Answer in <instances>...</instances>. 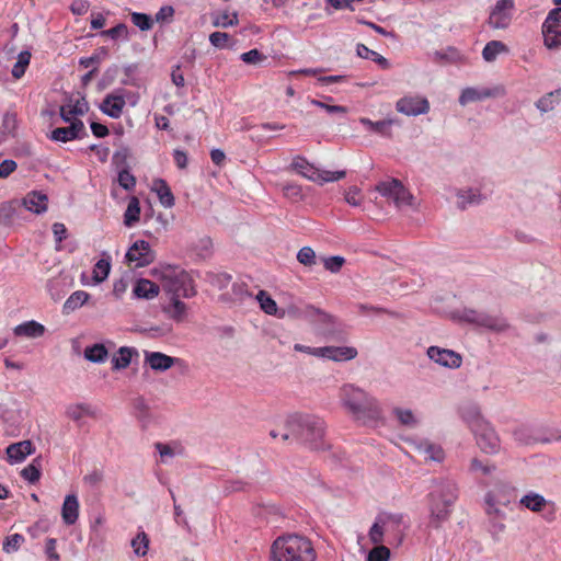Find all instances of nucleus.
Wrapping results in <instances>:
<instances>
[{
  "label": "nucleus",
  "instance_id": "nucleus-1",
  "mask_svg": "<svg viewBox=\"0 0 561 561\" xmlns=\"http://www.w3.org/2000/svg\"><path fill=\"white\" fill-rule=\"evenodd\" d=\"M459 497V488L450 478H438L432 482L430 501V525L438 528L449 518L451 507Z\"/></svg>",
  "mask_w": 561,
  "mask_h": 561
},
{
  "label": "nucleus",
  "instance_id": "nucleus-2",
  "mask_svg": "<svg viewBox=\"0 0 561 561\" xmlns=\"http://www.w3.org/2000/svg\"><path fill=\"white\" fill-rule=\"evenodd\" d=\"M342 405L356 419L363 422L377 421L381 416L378 401L363 389L353 385H344L340 390Z\"/></svg>",
  "mask_w": 561,
  "mask_h": 561
},
{
  "label": "nucleus",
  "instance_id": "nucleus-3",
  "mask_svg": "<svg viewBox=\"0 0 561 561\" xmlns=\"http://www.w3.org/2000/svg\"><path fill=\"white\" fill-rule=\"evenodd\" d=\"M287 425L290 434L310 449H323L325 447V422L312 414H294Z\"/></svg>",
  "mask_w": 561,
  "mask_h": 561
},
{
  "label": "nucleus",
  "instance_id": "nucleus-4",
  "mask_svg": "<svg viewBox=\"0 0 561 561\" xmlns=\"http://www.w3.org/2000/svg\"><path fill=\"white\" fill-rule=\"evenodd\" d=\"M273 561H314L316 551L306 537L299 535L280 536L271 547Z\"/></svg>",
  "mask_w": 561,
  "mask_h": 561
},
{
  "label": "nucleus",
  "instance_id": "nucleus-5",
  "mask_svg": "<svg viewBox=\"0 0 561 561\" xmlns=\"http://www.w3.org/2000/svg\"><path fill=\"white\" fill-rule=\"evenodd\" d=\"M160 274L167 291H169L172 297L192 298L196 295L193 278L180 266H161Z\"/></svg>",
  "mask_w": 561,
  "mask_h": 561
},
{
  "label": "nucleus",
  "instance_id": "nucleus-6",
  "mask_svg": "<svg viewBox=\"0 0 561 561\" xmlns=\"http://www.w3.org/2000/svg\"><path fill=\"white\" fill-rule=\"evenodd\" d=\"M456 317L460 321L495 332H502L508 328V323L503 317L489 314L470 308H463L462 310L457 311Z\"/></svg>",
  "mask_w": 561,
  "mask_h": 561
},
{
  "label": "nucleus",
  "instance_id": "nucleus-7",
  "mask_svg": "<svg viewBox=\"0 0 561 561\" xmlns=\"http://www.w3.org/2000/svg\"><path fill=\"white\" fill-rule=\"evenodd\" d=\"M376 191L383 197L392 199L396 207L412 206L414 196L398 179L379 182Z\"/></svg>",
  "mask_w": 561,
  "mask_h": 561
},
{
  "label": "nucleus",
  "instance_id": "nucleus-8",
  "mask_svg": "<svg viewBox=\"0 0 561 561\" xmlns=\"http://www.w3.org/2000/svg\"><path fill=\"white\" fill-rule=\"evenodd\" d=\"M543 44L548 49L561 47V7L553 8L542 23Z\"/></svg>",
  "mask_w": 561,
  "mask_h": 561
},
{
  "label": "nucleus",
  "instance_id": "nucleus-9",
  "mask_svg": "<svg viewBox=\"0 0 561 561\" xmlns=\"http://www.w3.org/2000/svg\"><path fill=\"white\" fill-rule=\"evenodd\" d=\"M402 523V515H379L376 518V522L373 524V526L369 529L368 536L370 541L374 545L380 546V543L383 541V535L385 531H389L392 529L393 531L401 533L398 528L400 527V524ZM402 541V534L398 536V543H401Z\"/></svg>",
  "mask_w": 561,
  "mask_h": 561
},
{
  "label": "nucleus",
  "instance_id": "nucleus-10",
  "mask_svg": "<svg viewBox=\"0 0 561 561\" xmlns=\"http://www.w3.org/2000/svg\"><path fill=\"white\" fill-rule=\"evenodd\" d=\"M514 10V0H496L490 11L488 25L493 30H506L512 23Z\"/></svg>",
  "mask_w": 561,
  "mask_h": 561
},
{
  "label": "nucleus",
  "instance_id": "nucleus-11",
  "mask_svg": "<svg viewBox=\"0 0 561 561\" xmlns=\"http://www.w3.org/2000/svg\"><path fill=\"white\" fill-rule=\"evenodd\" d=\"M396 110L407 116H419L430 112L428 100L420 94H409L400 98L396 103Z\"/></svg>",
  "mask_w": 561,
  "mask_h": 561
},
{
  "label": "nucleus",
  "instance_id": "nucleus-12",
  "mask_svg": "<svg viewBox=\"0 0 561 561\" xmlns=\"http://www.w3.org/2000/svg\"><path fill=\"white\" fill-rule=\"evenodd\" d=\"M128 92L124 88H117L112 93L105 95L99 105L100 111L111 118H119L126 105Z\"/></svg>",
  "mask_w": 561,
  "mask_h": 561
},
{
  "label": "nucleus",
  "instance_id": "nucleus-13",
  "mask_svg": "<svg viewBox=\"0 0 561 561\" xmlns=\"http://www.w3.org/2000/svg\"><path fill=\"white\" fill-rule=\"evenodd\" d=\"M480 449L490 455L499 453L501 447L500 437L489 422L473 431Z\"/></svg>",
  "mask_w": 561,
  "mask_h": 561
},
{
  "label": "nucleus",
  "instance_id": "nucleus-14",
  "mask_svg": "<svg viewBox=\"0 0 561 561\" xmlns=\"http://www.w3.org/2000/svg\"><path fill=\"white\" fill-rule=\"evenodd\" d=\"M125 256L128 262H135L136 267H145L154 261L156 253L148 241L137 240L128 249Z\"/></svg>",
  "mask_w": 561,
  "mask_h": 561
},
{
  "label": "nucleus",
  "instance_id": "nucleus-15",
  "mask_svg": "<svg viewBox=\"0 0 561 561\" xmlns=\"http://www.w3.org/2000/svg\"><path fill=\"white\" fill-rule=\"evenodd\" d=\"M426 354L431 360L446 368L457 369L462 364L461 355L453 350L430 346Z\"/></svg>",
  "mask_w": 561,
  "mask_h": 561
},
{
  "label": "nucleus",
  "instance_id": "nucleus-16",
  "mask_svg": "<svg viewBox=\"0 0 561 561\" xmlns=\"http://www.w3.org/2000/svg\"><path fill=\"white\" fill-rule=\"evenodd\" d=\"M458 413L472 432L488 422L482 416L480 407L476 402H465L460 404Z\"/></svg>",
  "mask_w": 561,
  "mask_h": 561
},
{
  "label": "nucleus",
  "instance_id": "nucleus-17",
  "mask_svg": "<svg viewBox=\"0 0 561 561\" xmlns=\"http://www.w3.org/2000/svg\"><path fill=\"white\" fill-rule=\"evenodd\" d=\"M500 88H474L468 87L461 91L459 104L467 105L472 102L482 101L489 98H495L500 94Z\"/></svg>",
  "mask_w": 561,
  "mask_h": 561
},
{
  "label": "nucleus",
  "instance_id": "nucleus-18",
  "mask_svg": "<svg viewBox=\"0 0 561 561\" xmlns=\"http://www.w3.org/2000/svg\"><path fill=\"white\" fill-rule=\"evenodd\" d=\"M318 353L320 358L333 362H348L358 355L357 350L353 346H322Z\"/></svg>",
  "mask_w": 561,
  "mask_h": 561
},
{
  "label": "nucleus",
  "instance_id": "nucleus-19",
  "mask_svg": "<svg viewBox=\"0 0 561 561\" xmlns=\"http://www.w3.org/2000/svg\"><path fill=\"white\" fill-rule=\"evenodd\" d=\"M19 201L23 210H27L36 215H42L47 210L48 198L47 195L42 192L32 191Z\"/></svg>",
  "mask_w": 561,
  "mask_h": 561
},
{
  "label": "nucleus",
  "instance_id": "nucleus-20",
  "mask_svg": "<svg viewBox=\"0 0 561 561\" xmlns=\"http://www.w3.org/2000/svg\"><path fill=\"white\" fill-rule=\"evenodd\" d=\"M22 206L19 199H12L0 205V222L4 226H14L22 219Z\"/></svg>",
  "mask_w": 561,
  "mask_h": 561
},
{
  "label": "nucleus",
  "instance_id": "nucleus-21",
  "mask_svg": "<svg viewBox=\"0 0 561 561\" xmlns=\"http://www.w3.org/2000/svg\"><path fill=\"white\" fill-rule=\"evenodd\" d=\"M415 450L424 456L425 461L443 462L445 451L438 444L431 443L428 439H419L413 442Z\"/></svg>",
  "mask_w": 561,
  "mask_h": 561
},
{
  "label": "nucleus",
  "instance_id": "nucleus-22",
  "mask_svg": "<svg viewBox=\"0 0 561 561\" xmlns=\"http://www.w3.org/2000/svg\"><path fill=\"white\" fill-rule=\"evenodd\" d=\"M35 447L31 440H22L19 443L10 444L7 449L8 461L11 465L20 463L25 458L34 454Z\"/></svg>",
  "mask_w": 561,
  "mask_h": 561
},
{
  "label": "nucleus",
  "instance_id": "nucleus-23",
  "mask_svg": "<svg viewBox=\"0 0 561 561\" xmlns=\"http://www.w3.org/2000/svg\"><path fill=\"white\" fill-rule=\"evenodd\" d=\"M180 360L161 352H145V363L156 371H165Z\"/></svg>",
  "mask_w": 561,
  "mask_h": 561
},
{
  "label": "nucleus",
  "instance_id": "nucleus-24",
  "mask_svg": "<svg viewBox=\"0 0 561 561\" xmlns=\"http://www.w3.org/2000/svg\"><path fill=\"white\" fill-rule=\"evenodd\" d=\"M160 287L147 278H138L133 287V297L151 300L159 295Z\"/></svg>",
  "mask_w": 561,
  "mask_h": 561
},
{
  "label": "nucleus",
  "instance_id": "nucleus-25",
  "mask_svg": "<svg viewBox=\"0 0 561 561\" xmlns=\"http://www.w3.org/2000/svg\"><path fill=\"white\" fill-rule=\"evenodd\" d=\"M79 500L76 494L66 495L61 507V518L65 525L76 524L79 517Z\"/></svg>",
  "mask_w": 561,
  "mask_h": 561
},
{
  "label": "nucleus",
  "instance_id": "nucleus-26",
  "mask_svg": "<svg viewBox=\"0 0 561 561\" xmlns=\"http://www.w3.org/2000/svg\"><path fill=\"white\" fill-rule=\"evenodd\" d=\"M151 190L157 194L160 204L164 208H171L174 206L175 198H174V195L165 180H163V179L153 180Z\"/></svg>",
  "mask_w": 561,
  "mask_h": 561
},
{
  "label": "nucleus",
  "instance_id": "nucleus-27",
  "mask_svg": "<svg viewBox=\"0 0 561 561\" xmlns=\"http://www.w3.org/2000/svg\"><path fill=\"white\" fill-rule=\"evenodd\" d=\"M45 330L46 329L42 323L35 320H30L15 325L13 333L15 336L36 339L44 335Z\"/></svg>",
  "mask_w": 561,
  "mask_h": 561
},
{
  "label": "nucleus",
  "instance_id": "nucleus-28",
  "mask_svg": "<svg viewBox=\"0 0 561 561\" xmlns=\"http://www.w3.org/2000/svg\"><path fill=\"white\" fill-rule=\"evenodd\" d=\"M359 123L367 128L368 130L376 133L378 135L390 137L391 136V127L397 123L394 118H387L377 122H373L367 117H360Z\"/></svg>",
  "mask_w": 561,
  "mask_h": 561
},
{
  "label": "nucleus",
  "instance_id": "nucleus-29",
  "mask_svg": "<svg viewBox=\"0 0 561 561\" xmlns=\"http://www.w3.org/2000/svg\"><path fill=\"white\" fill-rule=\"evenodd\" d=\"M134 355H138V352L135 347H119L117 353L112 357V369L122 370L127 368L130 365Z\"/></svg>",
  "mask_w": 561,
  "mask_h": 561
},
{
  "label": "nucleus",
  "instance_id": "nucleus-30",
  "mask_svg": "<svg viewBox=\"0 0 561 561\" xmlns=\"http://www.w3.org/2000/svg\"><path fill=\"white\" fill-rule=\"evenodd\" d=\"M182 297H171V302L163 308V312L175 322H182L187 314V306Z\"/></svg>",
  "mask_w": 561,
  "mask_h": 561
},
{
  "label": "nucleus",
  "instance_id": "nucleus-31",
  "mask_svg": "<svg viewBox=\"0 0 561 561\" xmlns=\"http://www.w3.org/2000/svg\"><path fill=\"white\" fill-rule=\"evenodd\" d=\"M561 101V88H558L553 91H550L542 95L538 101L535 103L537 110L545 114L556 108V106Z\"/></svg>",
  "mask_w": 561,
  "mask_h": 561
},
{
  "label": "nucleus",
  "instance_id": "nucleus-32",
  "mask_svg": "<svg viewBox=\"0 0 561 561\" xmlns=\"http://www.w3.org/2000/svg\"><path fill=\"white\" fill-rule=\"evenodd\" d=\"M105 523V519L102 515H99L95 517V519L91 523V530L89 536V543L88 546L95 550L99 549L101 543L104 540V530L103 525Z\"/></svg>",
  "mask_w": 561,
  "mask_h": 561
},
{
  "label": "nucleus",
  "instance_id": "nucleus-33",
  "mask_svg": "<svg viewBox=\"0 0 561 561\" xmlns=\"http://www.w3.org/2000/svg\"><path fill=\"white\" fill-rule=\"evenodd\" d=\"M66 415L75 422H80L84 416H95L96 410L88 403H73L67 407Z\"/></svg>",
  "mask_w": 561,
  "mask_h": 561
},
{
  "label": "nucleus",
  "instance_id": "nucleus-34",
  "mask_svg": "<svg viewBox=\"0 0 561 561\" xmlns=\"http://www.w3.org/2000/svg\"><path fill=\"white\" fill-rule=\"evenodd\" d=\"M519 503L527 510L538 513L545 508L548 501L545 499L543 495L530 491L519 500Z\"/></svg>",
  "mask_w": 561,
  "mask_h": 561
},
{
  "label": "nucleus",
  "instance_id": "nucleus-35",
  "mask_svg": "<svg viewBox=\"0 0 561 561\" xmlns=\"http://www.w3.org/2000/svg\"><path fill=\"white\" fill-rule=\"evenodd\" d=\"M356 54L358 57L367 60H373L376 62L381 69H388L390 64L387 58L378 54L377 51L368 48L364 44L356 45Z\"/></svg>",
  "mask_w": 561,
  "mask_h": 561
},
{
  "label": "nucleus",
  "instance_id": "nucleus-36",
  "mask_svg": "<svg viewBox=\"0 0 561 561\" xmlns=\"http://www.w3.org/2000/svg\"><path fill=\"white\" fill-rule=\"evenodd\" d=\"M90 298V295L84 290L73 291L65 301L62 306V312L69 314L75 310L82 307Z\"/></svg>",
  "mask_w": 561,
  "mask_h": 561
},
{
  "label": "nucleus",
  "instance_id": "nucleus-37",
  "mask_svg": "<svg viewBox=\"0 0 561 561\" xmlns=\"http://www.w3.org/2000/svg\"><path fill=\"white\" fill-rule=\"evenodd\" d=\"M140 219V202L138 197H129L127 208L124 213V225L128 228L134 227Z\"/></svg>",
  "mask_w": 561,
  "mask_h": 561
},
{
  "label": "nucleus",
  "instance_id": "nucleus-38",
  "mask_svg": "<svg viewBox=\"0 0 561 561\" xmlns=\"http://www.w3.org/2000/svg\"><path fill=\"white\" fill-rule=\"evenodd\" d=\"M84 357L91 363L101 364L106 362L108 352L104 344L95 343L85 347Z\"/></svg>",
  "mask_w": 561,
  "mask_h": 561
},
{
  "label": "nucleus",
  "instance_id": "nucleus-39",
  "mask_svg": "<svg viewBox=\"0 0 561 561\" xmlns=\"http://www.w3.org/2000/svg\"><path fill=\"white\" fill-rule=\"evenodd\" d=\"M108 57V50L102 46L96 48L91 56L79 58V65L84 68H96L99 70L100 64Z\"/></svg>",
  "mask_w": 561,
  "mask_h": 561
},
{
  "label": "nucleus",
  "instance_id": "nucleus-40",
  "mask_svg": "<svg viewBox=\"0 0 561 561\" xmlns=\"http://www.w3.org/2000/svg\"><path fill=\"white\" fill-rule=\"evenodd\" d=\"M507 51L508 48L503 42L495 39L490 41L485 44V46L482 49V58L486 62H492L497 58L500 54Z\"/></svg>",
  "mask_w": 561,
  "mask_h": 561
},
{
  "label": "nucleus",
  "instance_id": "nucleus-41",
  "mask_svg": "<svg viewBox=\"0 0 561 561\" xmlns=\"http://www.w3.org/2000/svg\"><path fill=\"white\" fill-rule=\"evenodd\" d=\"M457 197L458 206L461 209H465L471 205H479L483 201V196L480 194L478 190L474 188L459 191L457 193Z\"/></svg>",
  "mask_w": 561,
  "mask_h": 561
},
{
  "label": "nucleus",
  "instance_id": "nucleus-42",
  "mask_svg": "<svg viewBox=\"0 0 561 561\" xmlns=\"http://www.w3.org/2000/svg\"><path fill=\"white\" fill-rule=\"evenodd\" d=\"M256 299L260 304L261 309L265 313L271 314V316H277L278 318L285 317L284 310L280 313H277L278 312L277 304L266 291L260 290L259 294L256 295Z\"/></svg>",
  "mask_w": 561,
  "mask_h": 561
},
{
  "label": "nucleus",
  "instance_id": "nucleus-43",
  "mask_svg": "<svg viewBox=\"0 0 561 561\" xmlns=\"http://www.w3.org/2000/svg\"><path fill=\"white\" fill-rule=\"evenodd\" d=\"M69 284L67 282V277L59 275L58 277L51 278L47 283V290L50 297L57 301L60 300L65 295V287Z\"/></svg>",
  "mask_w": 561,
  "mask_h": 561
},
{
  "label": "nucleus",
  "instance_id": "nucleus-44",
  "mask_svg": "<svg viewBox=\"0 0 561 561\" xmlns=\"http://www.w3.org/2000/svg\"><path fill=\"white\" fill-rule=\"evenodd\" d=\"M42 472V458H34L31 463L24 467L21 471V477L30 483H35L39 480Z\"/></svg>",
  "mask_w": 561,
  "mask_h": 561
},
{
  "label": "nucleus",
  "instance_id": "nucleus-45",
  "mask_svg": "<svg viewBox=\"0 0 561 561\" xmlns=\"http://www.w3.org/2000/svg\"><path fill=\"white\" fill-rule=\"evenodd\" d=\"M117 183L127 192H133L135 190L137 181L135 175L130 172L129 167H124L118 170Z\"/></svg>",
  "mask_w": 561,
  "mask_h": 561
},
{
  "label": "nucleus",
  "instance_id": "nucleus-46",
  "mask_svg": "<svg viewBox=\"0 0 561 561\" xmlns=\"http://www.w3.org/2000/svg\"><path fill=\"white\" fill-rule=\"evenodd\" d=\"M130 546L135 556L145 557L149 549V537L145 531H140L131 539Z\"/></svg>",
  "mask_w": 561,
  "mask_h": 561
},
{
  "label": "nucleus",
  "instance_id": "nucleus-47",
  "mask_svg": "<svg viewBox=\"0 0 561 561\" xmlns=\"http://www.w3.org/2000/svg\"><path fill=\"white\" fill-rule=\"evenodd\" d=\"M110 271H111L110 260L108 259H100L95 263V265L93 267V272H92V278H93L94 283L100 284V283L104 282L108 277Z\"/></svg>",
  "mask_w": 561,
  "mask_h": 561
},
{
  "label": "nucleus",
  "instance_id": "nucleus-48",
  "mask_svg": "<svg viewBox=\"0 0 561 561\" xmlns=\"http://www.w3.org/2000/svg\"><path fill=\"white\" fill-rule=\"evenodd\" d=\"M18 128V118L16 114L7 112L1 122L0 131L3 137H14L15 130Z\"/></svg>",
  "mask_w": 561,
  "mask_h": 561
},
{
  "label": "nucleus",
  "instance_id": "nucleus-49",
  "mask_svg": "<svg viewBox=\"0 0 561 561\" xmlns=\"http://www.w3.org/2000/svg\"><path fill=\"white\" fill-rule=\"evenodd\" d=\"M30 60L31 53L28 50L21 51L18 55V60L11 70L12 77L15 79H21L24 76L27 66L30 65Z\"/></svg>",
  "mask_w": 561,
  "mask_h": 561
},
{
  "label": "nucleus",
  "instance_id": "nucleus-50",
  "mask_svg": "<svg viewBox=\"0 0 561 561\" xmlns=\"http://www.w3.org/2000/svg\"><path fill=\"white\" fill-rule=\"evenodd\" d=\"M121 71V68L118 65H111L105 69L103 72L101 79L98 82V90L103 91L104 89L108 88L111 84L114 83L116 80L118 73Z\"/></svg>",
  "mask_w": 561,
  "mask_h": 561
},
{
  "label": "nucleus",
  "instance_id": "nucleus-51",
  "mask_svg": "<svg viewBox=\"0 0 561 561\" xmlns=\"http://www.w3.org/2000/svg\"><path fill=\"white\" fill-rule=\"evenodd\" d=\"M293 167L305 178L316 181L317 169H314L305 158L297 157L294 159Z\"/></svg>",
  "mask_w": 561,
  "mask_h": 561
},
{
  "label": "nucleus",
  "instance_id": "nucleus-52",
  "mask_svg": "<svg viewBox=\"0 0 561 561\" xmlns=\"http://www.w3.org/2000/svg\"><path fill=\"white\" fill-rule=\"evenodd\" d=\"M307 311L310 314V320H317L318 322L325 324V325H332L335 323V317L330 314L329 312L316 307L310 306Z\"/></svg>",
  "mask_w": 561,
  "mask_h": 561
},
{
  "label": "nucleus",
  "instance_id": "nucleus-53",
  "mask_svg": "<svg viewBox=\"0 0 561 561\" xmlns=\"http://www.w3.org/2000/svg\"><path fill=\"white\" fill-rule=\"evenodd\" d=\"M130 20L140 31H149L153 25V18L147 13L131 12Z\"/></svg>",
  "mask_w": 561,
  "mask_h": 561
},
{
  "label": "nucleus",
  "instance_id": "nucleus-54",
  "mask_svg": "<svg viewBox=\"0 0 561 561\" xmlns=\"http://www.w3.org/2000/svg\"><path fill=\"white\" fill-rule=\"evenodd\" d=\"M100 35L110 37L111 39H114V41L119 39V38L123 41H128V38H129L128 28L125 23H118L117 25H115L112 28L104 30L100 33Z\"/></svg>",
  "mask_w": 561,
  "mask_h": 561
},
{
  "label": "nucleus",
  "instance_id": "nucleus-55",
  "mask_svg": "<svg viewBox=\"0 0 561 561\" xmlns=\"http://www.w3.org/2000/svg\"><path fill=\"white\" fill-rule=\"evenodd\" d=\"M239 23L238 13L233 12L231 18L228 12H222L216 15H213V25L216 27H230L234 26Z\"/></svg>",
  "mask_w": 561,
  "mask_h": 561
},
{
  "label": "nucleus",
  "instance_id": "nucleus-56",
  "mask_svg": "<svg viewBox=\"0 0 561 561\" xmlns=\"http://www.w3.org/2000/svg\"><path fill=\"white\" fill-rule=\"evenodd\" d=\"M393 414L400 422V424L404 426L413 427L417 424V420L414 416V413L410 409H403V408H394Z\"/></svg>",
  "mask_w": 561,
  "mask_h": 561
},
{
  "label": "nucleus",
  "instance_id": "nucleus-57",
  "mask_svg": "<svg viewBox=\"0 0 561 561\" xmlns=\"http://www.w3.org/2000/svg\"><path fill=\"white\" fill-rule=\"evenodd\" d=\"M24 537L21 534H12L4 538L2 549L5 553L16 552L21 545L24 542Z\"/></svg>",
  "mask_w": 561,
  "mask_h": 561
},
{
  "label": "nucleus",
  "instance_id": "nucleus-58",
  "mask_svg": "<svg viewBox=\"0 0 561 561\" xmlns=\"http://www.w3.org/2000/svg\"><path fill=\"white\" fill-rule=\"evenodd\" d=\"M138 69L137 64H128L123 67V71L125 73V78L122 79L121 83L123 85H131V87H139V80L135 76V72Z\"/></svg>",
  "mask_w": 561,
  "mask_h": 561
},
{
  "label": "nucleus",
  "instance_id": "nucleus-59",
  "mask_svg": "<svg viewBox=\"0 0 561 561\" xmlns=\"http://www.w3.org/2000/svg\"><path fill=\"white\" fill-rule=\"evenodd\" d=\"M345 174V171L317 170L316 181H320L321 183L335 182L343 179Z\"/></svg>",
  "mask_w": 561,
  "mask_h": 561
},
{
  "label": "nucleus",
  "instance_id": "nucleus-60",
  "mask_svg": "<svg viewBox=\"0 0 561 561\" xmlns=\"http://www.w3.org/2000/svg\"><path fill=\"white\" fill-rule=\"evenodd\" d=\"M297 260L305 266H312L316 264V252L310 247H304L298 251Z\"/></svg>",
  "mask_w": 561,
  "mask_h": 561
},
{
  "label": "nucleus",
  "instance_id": "nucleus-61",
  "mask_svg": "<svg viewBox=\"0 0 561 561\" xmlns=\"http://www.w3.org/2000/svg\"><path fill=\"white\" fill-rule=\"evenodd\" d=\"M175 10L172 5H162L154 14L153 21L157 23H171L174 16Z\"/></svg>",
  "mask_w": 561,
  "mask_h": 561
},
{
  "label": "nucleus",
  "instance_id": "nucleus-62",
  "mask_svg": "<svg viewBox=\"0 0 561 561\" xmlns=\"http://www.w3.org/2000/svg\"><path fill=\"white\" fill-rule=\"evenodd\" d=\"M231 279L232 276L225 272L209 275L210 284L218 289L226 288L230 284Z\"/></svg>",
  "mask_w": 561,
  "mask_h": 561
},
{
  "label": "nucleus",
  "instance_id": "nucleus-63",
  "mask_svg": "<svg viewBox=\"0 0 561 561\" xmlns=\"http://www.w3.org/2000/svg\"><path fill=\"white\" fill-rule=\"evenodd\" d=\"M390 550L386 546L375 547L368 554L367 561H389Z\"/></svg>",
  "mask_w": 561,
  "mask_h": 561
},
{
  "label": "nucleus",
  "instance_id": "nucleus-64",
  "mask_svg": "<svg viewBox=\"0 0 561 561\" xmlns=\"http://www.w3.org/2000/svg\"><path fill=\"white\" fill-rule=\"evenodd\" d=\"M344 262V257L340 255H332L323 259L324 268L331 273H337L342 268Z\"/></svg>",
  "mask_w": 561,
  "mask_h": 561
}]
</instances>
